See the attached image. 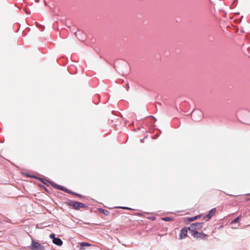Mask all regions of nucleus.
Segmentation results:
<instances>
[{
	"instance_id": "obj_7",
	"label": "nucleus",
	"mask_w": 250,
	"mask_h": 250,
	"mask_svg": "<svg viewBox=\"0 0 250 250\" xmlns=\"http://www.w3.org/2000/svg\"><path fill=\"white\" fill-rule=\"evenodd\" d=\"M216 209L215 208H212L211 209L209 213L206 215V216L204 217V218H207L206 220H208L216 212Z\"/></svg>"
},
{
	"instance_id": "obj_9",
	"label": "nucleus",
	"mask_w": 250,
	"mask_h": 250,
	"mask_svg": "<svg viewBox=\"0 0 250 250\" xmlns=\"http://www.w3.org/2000/svg\"><path fill=\"white\" fill-rule=\"evenodd\" d=\"M53 243L58 246H62V240L59 238H54L53 240Z\"/></svg>"
},
{
	"instance_id": "obj_2",
	"label": "nucleus",
	"mask_w": 250,
	"mask_h": 250,
	"mask_svg": "<svg viewBox=\"0 0 250 250\" xmlns=\"http://www.w3.org/2000/svg\"><path fill=\"white\" fill-rule=\"evenodd\" d=\"M202 223H195L191 224L189 227L188 228L189 231H197L202 228Z\"/></svg>"
},
{
	"instance_id": "obj_13",
	"label": "nucleus",
	"mask_w": 250,
	"mask_h": 250,
	"mask_svg": "<svg viewBox=\"0 0 250 250\" xmlns=\"http://www.w3.org/2000/svg\"><path fill=\"white\" fill-rule=\"evenodd\" d=\"M91 245L87 242H83L81 243V246L87 247L90 246Z\"/></svg>"
},
{
	"instance_id": "obj_3",
	"label": "nucleus",
	"mask_w": 250,
	"mask_h": 250,
	"mask_svg": "<svg viewBox=\"0 0 250 250\" xmlns=\"http://www.w3.org/2000/svg\"><path fill=\"white\" fill-rule=\"evenodd\" d=\"M192 236L195 238H200L202 239H206L208 237V235L203 233L198 232L197 231H190Z\"/></svg>"
},
{
	"instance_id": "obj_11",
	"label": "nucleus",
	"mask_w": 250,
	"mask_h": 250,
	"mask_svg": "<svg viewBox=\"0 0 250 250\" xmlns=\"http://www.w3.org/2000/svg\"><path fill=\"white\" fill-rule=\"evenodd\" d=\"M100 212L105 215H108L109 214V211L108 210L104 209H101L100 210Z\"/></svg>"
},
{
	"instance_id": "obj_1",
	"label": "nucleus",
	"mask_w": 250,
	"mask_h": 250,
	"mask_svg": "<svg viewBox=\"0 0 250 250\" xmlns=\"http://www.w3.org/2000/svg\"><path fill=\"white\" fill-rule=\"evenodd\" d=\"M66 204L68 206L72 207L73 209L76 210H78L80 208L87 207L84 204L79 202L69 201Z\"/></svg>"
},
{
	"instance_id": "obj_6",
	"label": "nucleus",
	"mask_w": 250,
	"mask_h": 250,
	"mask_svg": "<svg viewBox=\"0 0 250 250\" xmlns=\"http://www.w3.org/2000/svg\"><path fill=\"white\" fill-rule=\"evenodd\" d=\"M188 230V228H184L181 229L180 234V238L181 239H184L187 237Z\"/></svg>"
},
{
	"instance_id": "obj_15",
	"label": "nucleus",
	"mask_w": 250,
	"mask_h": 250,
	"mask_svg": "<svg viewBox=\"0 0 250 250\" xmlns=\"http://www.w3.org/2000/svg\"><path fill=\"white\" fill-rule=\"evenodd\" d=\"M55 234L51 233L50 234L49 237H50V238H51V239H53V240L54 238H56L55 237Z\"/></svg>"
},
{
	"instance_id": "obj_10",
	"label": "nucleus",
	"mask_w": 250,
	"mask_h": 250,
	"mask_svg": "<svg viewBox=\"0 0 250 250\" xmlns=\"http://www.w3.org/2000/svg\"><path fill=\"white\" fill-rule=\"evenodd\" d=\"M201 215H197L194 217L188 218L186 219L188 220V221L190 222L193 221L196 219L200 218L201 217Z\"/></svg>"
},
{
	"instance_id": "obj_16",
	"label": "nucleus",
	"mask_w": 250,
	"mask_h": 250,
	"mask_svg": "<svg viewBox=\"0 0 250 250\" xmlns=\"http://www.w3.org/2000/svg\"><path fill=\"white\" fill-rule=\"evenodd\" d=\"M121 208H123V209H128V210L131 209L130 208H127V207H121Z\"/></svg>"
},
{
	"instance_id": "obj_12",
	"label": "nucleus",
	"mask_w": 250,
	"mask_h": 250,
	"mask_svg": "<svg viewBox=\"0 0 250 250\" xmlns=\"http://www.w3.org/2000/svg\"><path fill=\"white\" fill-rule=\"evenodd\" d=\"M241 218V215H239L238 217L235 218L234 220H233L230 223L231 224H232L233 223H238L239 221L240 220Z\"/></svg>"
},
{
	"instance_id": "obj_4",
	"label": "nucleus",
	"mask_w": 250,
	"mask_h": 250,
	"mask_svg": "<svg viewBox=\"0 0 250 250\" xmlns=\"http://www.w3.org/2000/svg\"><path fill=\"white\" fill-rule=\"evenodd\" d=\"M30 248L33 250H43V247L41 245V244L33 240H32Z\"/></svg>"
},
{
	"instance_id": "obj_5",
	"label": "nucleus",
	"mask_w": 250,
	"mask_h": 250,
	"mask_svg": "<svg viewBox=\"0 0 250 250\" xmlns=\"http://www.w3.org/2000/svg\"><path fill=\"white\" fill-rule=\"evenodd\" d=\"M55 187L58 188V189H61L66 193H70V194H73V195H75L76 196H78L79 197H81V196L78 194V193H76L75 192H72V191L70 190L69 189H67L62 186H58V185H56L55 186Z\"/></svg>"
},
{
	"instance_id": "obj_8",
	"label": "nucleus",
	"mask_w": 250,
	"mask_h": 250,
	"mask_svg": "<svg viewBox=\"0 0 250 250\" xmlns=\"http://www.w3.org/2000/svg\"><path fill=\"white\" fill-rule=\"evenodd\" d=\"M201 112L199 111H194L191 113V117H192L193 119L195 121H198L200 119V117L197 118H196V116L197 115L201 116Z\"/></svg>"
},
{
	"instance_id": "obj_14",
	"label": "nucleus",
	"mask_w": 250,
	"mask_h": 250,
	"mask_svg": "<svg viewBox=\"0 0 250 250\" xmlns=\"http://www.w3.org/2000/svg\"><path fill=\"white\" fill-rule=\"evenodd\" d=\"M162 220L166 221H169L171 220V218H170V217H164L162 218Z\"/></svg>"
}]
</instances>
